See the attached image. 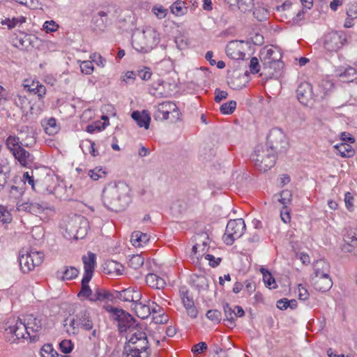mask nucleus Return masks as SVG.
I'll return each instance as SVG.
<instances>
[{
	"label": "nucleus",
	"instance_id": "f257e3e1",
	"mask_svg": "<svg viewBox=\"0 0 357 357\" xmlns=\"http://www.w3.org/2000/svg\"><path fill=\"white\" fill-rule=\"evenodd\" d=\"M113 316L118 321L121 333L129 331L128 342L126 344L123 357H149V343L146 334L137 328L136 320L123 310L115 308Z\"/></svg>",
	"mask_w": 357,
	"mask_h": 357
},
{
	"label": "nucleus",
	"instance_id": "f03ea898",
	"mask_svg": "<svg viewBox=\"0 0 357 357\" xmlns=\"http://www.w3.org/2000/svg\"><path fill=\"white\" fill-rule=\"evenodd\" d=\"M130 187L124 182L112 181L102 190V199L104 205L116 212L126 209L131 202Z\"/></svg>",
	"mask_w": 357,
	"mask_h": 357
},
{
	"label": "nucleus",
	"instance_id": "7ed1b4c3",
	"mask_svg": "<svg viewBox=\"0 0 357 357\" xmlns=\"http://www.w3.org/2000/svg\"><path fill=\"white\" fill-rule=\"evenodd\" d=\"M160 42L158 32L149 26L135 30L132 36V45L138 52L148 53L155 48Z\"/></svg>",
	"mask_w": 357,
	"mask_h": 357
},
{
	"label": "nucleus",
	"instance_id": "20e7f679",
	"mask_svg": "<svg viewBox=\"0 0 357 357\" xmlns=\"http://www.w3.org/2000/svg\"><path fill=\"white\" fill-rule=\"evenodd\" d=\"M89 229L88 220L81 215H73L66 221L63 236L69 240L82 239Z\"/></svg>",
	"mask_w": 357,
	"mask_h": 357
},
{
	"label": "nucleus",
	"instance_id": "39448f33",
	"mask_svg": "<svg viewBox=\"0 0 357 357\" xmlns=\"http://www.w3.org/2000/svg\"><path fill=\"white\" fill-rule=\"evenodd\" d=\"M64 323L66 332L69 335H77L80 328L85 331H91L93 328L91 312L86 308H82L72 319L66 318Z\"/></svg>",
	"mask_w": 357,
	"mask_h": 357
},
{
	"label": "nucleus",
	"instance_id": "423d86ee",
	"mask_svg": "<svg viewBox=\"0 0 357 357\" xmlns=\"http://www.w3.org/2000/svg\"><path fill=\"white\" fill-rule=\"evenodd\" d=\"M251 160L259 171L265 172L275 165L277 155L268 147L260 144L256 146Z\"/></svg>",
	"mask_w": 357,
	"mask_h": 357
},
{
	"label": "nucleus",
	"instance_id": "0eeeda50",
	"mask_svg": "<svg viewBox=\"0 0 357 357\" xmlns=\"http://www.w3.org/2000/svg\"><path fill=\"white\" fill-rule=\"evenodd\" d=\"M181 112L173 102H162L154 106L153 118L155 121H163L169 119L175 122L180 119Z\"/></svg>",
	"mask_w": 357,
	"mask_h": 357
},
{
	"label": "nucleus",
	"instance_id": "6e6552de",
	"mask_svg": "<svg viewBox=\"0 0 357 357\" xmlns=\"http://www.w3.org/2000/svg\"><path fill=\"white\" fill-rule=\"evenodd\" d=\"M5 331L7 335H10V337H8V340L11 343H15L17 340L28 337L35 341L38 337L36 335H31L20 319H14L11 321L9 326L5 328Z\"/></svg>",
	"mask_w": 357,
	"mask_h": 357
},
{
	"label": "nucleus",
	"instance_id": "1a4fd4ad",
	"mask_svg": "<svg viewBox=\"0 0 357 357\" xmlns=\"http://www.w3.org/2000/svg\"><path fill=\"white\" fill-rule=\"evenodd\" d=\"M44 255L41 252L33 250H24L20 252V266L22 271L27 273L33 271L35 267L39 266L43 262Z\"/></svg>",
	"mask_w": 357,
	"mask_h": 357
},
{
	"label": "nucleus",
	"instance_id": "9d476101",
	"mask_svg": "<svg viewBox=\"0 0 357 357\" xmlns=\"http://www.w3.org/2000/svg\"><path fill=\"white\" fill-rule=\"evenodd\" d=\"M266 147L273 151L277 155L279 153L284 152L288 146L285 134L279 128H273L267 136Z\"/></svg>",
	"mask_w": 357,
	"mask_h": 357
},
{
	"label": "nucleus",
	"instance_id": "9b49d317",
	"mask_svg": "<svg viewBox=\"0 0 357 357\" xmlns=\"http://www.w3.org/2000/svg\"><path fill=\"white\" fill-rule=\"evenodd\" d=\"M245 230V224L242 218L230 220L227 225L223 236L224 242L227 245H232L235 240L242 236Z\"/></svg>",
	"mask_w": 357,
	"mask_h": 357
},
{
	"label": "nucleus",
	"instance_id": "f8f14e48",
	"mask_svg": "<svg viewBox=\"0 0 357 357\" xmlns=\"http://www.w3.org/2000/svg\"><path fill=\"white\" fill-rule=\"evenodd\" d=\"M16 208L19 211L28 212L35 215L42 214L49 215L54 211L53 207L45 202H22L21 201H17Z\"/></svg>",
	"mask_w": 357,
	"mask_h": 357
},
{
	"label": "nucleus",
	"instance_id": "ddd939ff",
	"mask_svg": "<svg viewBox=\"0 0 357 357\" xmlns=\"http://www.w3.org/2000/svg\"><path fill=\"white\" fill-rule=\"evenodd\" d=\"M346 41L344 35L337 31L331 32L326 35L324 47L330 52H336L340 49Z\"/></svg>",
	"mask_w": 357,
	"mask_h": 357
},
{
	"label": "nucleus",
	"instance_id": "4468645a",
	"mask_svg": "<svg viewBox=\"0 0 357 357\" xmlns=\"http://www.w3.org/2000/svg\"><path fill=\"white\" fill-rule=\"evenodd\" d=\"M245 42L243 40H232L230 41L226 46L227 55L235 60L243 59L245 54L243 50V45Z\"/></svg>",
	"mask_w": 357,
	"mask_h": 357
},
{
	"label": "nucleus",
	"instance_id": "2eb2a0df",
	"mask_svg": "<svg viewBox=\"0 0 357 357\" xmlns=\"http://www.w3.org/2000/svg\"><path fill=\"white\" fill-rule=\"evenodd\" d=\"M261 54L262 56L261 60L265 66L272 68L275 66L280 67L281 65L280 54L273 49L264 50Z\"/></svg>",
	"mask_w": 357,
	"mask_h": 357
},
{
	"label": "nucleus",
	"instance_id": "dca6fc26",
	"mask_svg": "<svg viewBox=\"0 0 357 357\" xmlns=\"http://www.w3.org/2000/svg\"><path fill=\"white\" fill-rule=\"evenodd\" d=\"M296 96L298 101L305 105H307L312 100V87L308 82L300 84L296 89Z\"/></svg>",
	"mask_w": 357,
	"mask_h": 357
},
{
	"label": "nucleus",
	"instance_id": "f3484780",
	"mask_svg": "<svg viewBox=\"0 0 357 357\" xmlns=\"http://www.w3.org/2000/svg\"><path fill=\"white\" fill-rule=\"evenodd\" d=\"M54 190V181L52 176L46 174L43 178H36V190L40 193L51 194Z\"/></svg>",
	"mask_w": 357,
	"mask_h": 357
},
{
	"label": "nucleus",
	"instance_id": "a211bd4d",
	"mask_svg": "<svg viewBox=\"0 0 357 357\" xmlns=\"http://www.w3.org/2000/svg\"><path fill=\"white\" fill-rule=\"evenodd\" d=\"M344 241L345 243L342 245V250L344 252H351L357 247V228L349 229L344 235Z\"/></svg>",
	"mask_w": 357,
	"mask_h": 357
},
{
	"label": "nucleus",
	"instance_id": "6ab92c4d",
	"mask_svg": "<svg viewBox=\"0 0 357 357\" xmlns=\"http://www.w3.org/2000/svg\"><path fill=\"white\" fill-rule=\"evenodd\" d=\"M310 282L316 290L323 292L328 291L333 285V282L330 275L319 278H310Z\"/></svg>",
	"mask_w": 357,
	"mask_h": 357
},
{
	"label": "nucleus",
	"instance_id": "aec40b11",
	"mask_svg": "<svg viewBox=\"0 0 357 357\" xmlns=\"http://www.w3.org/2000/svg\"><path fill=\"white\" fill-rule=\"evenodd\" d=\"M314 273L310 278H319L330 275V265L325 260H317L313 265Z\"/></svg>",
	"mask_w": 357,
	"mask_h": 357
},
{
	"label": "nucleus",
	"instance_id": "412c9836",
	"mask_svg": "<svg viewBox=\"0 0 357 357\" xmlns=\"http://www.w3.org/2000/svg\"><path fill=\"white\" fill-rule=\"evenodd\" d=\"M131 116L139 127H144L145 129H148L149 128L151 117L147 111L143 110L142 112L139 111H134L132 113Z\"/></svg>",
	"mask_w": 357,
	"mask_h": 357
},
{
	"label": "nucleus",
	"instance_id": "4be33fe9",
	"mask_svg": "<svg viewBox=\"0 0 357 357\" xmlns=\"http://www.w3.org/2000/svg\"><path fill=\"white\" fill-rule=\"evenodd\" d=\"M104 272L111 275H121L123 274L124 267L123 266L113 260L107 261L105 263Z\"/></svg>",
	"mask_w": 357,
	"mask_h": 357
},
{
	"label": "nucleus",
	"instance_id": "5701e85b",
	"mask_svg": "<svg viewBox=\"0 0 357 357\" xmlns=\"http://www.w3.org/2000/svg\"><path fill=\"white\" fill-rule=\"evenodd\" d=\"M15 158L20 163L21 165L26 167L31 164L33 161V156L26 151L23 147H20L13 154Z\"/></svg>",
	"mask_w": 357,
	"mask_h": 357
},
{
	"label": "nucleus",
	"instance_id": "b1692460",
	"mask_svg": "<svg viewBox=\"0 0 357 357\" xmlns=\"http://www.w3.org/2000/svg\"><path fill=\"white\" fill-rule=\"evenodd\" d=\"M23 322L30 333H37L42 328L41 320L33 314H28L24 317Z\"/></svg>",
	"mask_w": 357,
	"mask_h": 357
},
{
	"label": "nucleus",
	"instance_id": "393cba45",
	"mask_svg": "<svg viewBox=\"0 0 357 357\" xmlns=\"http://www.w3.org/2000/svg\"><path fill=\"white\" fill-rule=\"evenodd\" d=\"M84 268V274L86 280L89 277L92 278L96 264V255L93 253H89L88 257L84 256L82 257Z\"/></svg>",
	"mask_w": 357,
	"mask_h": 357
},
{
	"label": "nucleus",
	"instance_id": "a878e982",
	"mask_svg": "<svg viewBox=\"0 0 357 357\" xmlns=\"http://www.w3.org/2000/svg\"><path fill=\"white\" fill-rule=\"evenodd\" d=\"M115 296L113 294L107 291L105 289L96 288L94 290V293L91 295V298H89L90 301H112Z\"/></svg>",
	"mask_w": 357,
	"mask_h": 357
},
{
	"label": "nucleus",
	"instance_id": "bb28decb",
	"mask_svg": "<svg viewBox=\"0 0 357 357\" xmlns=\"http://www.w3.org/2000/svg\"><path fill=\"white\" fill-rule=\"evenodd\" d=\"M146 282L149 287L158 289L164 288L166 285L163 278L153 273H149L146 276Z\"/></svg>",
	"mask_w": 357,
	"mask_h": 357
},
{
	"label": "nucleus",
	"instance_id": "cd10ccee",
	"mask_svg": "<svg viewBox=\"0 0 357 357\" xmlns=\"http://www.w3.org/2000/svg\"><path fill=\"white\" fill-rule=\"evenodd\" d=\"M149 241L148 235L139 231H134L131 235L130 242L135 247H142Z\"/></svg>",
	"mask_w": 357,
	"mask_h": 357
},
{
	"label": "nucleus",
	"instance_id": "c85d7f7f",
	"mask_svg": "<svg viewBox=\"0 0 357 357\" xmlns=\"http://www.w3.org/2000/svg\"><path fill=\"white\" fill-rule=\"evenodd\" d=\"M153 306L151 307V314L153 313V319L156 324H165L167 322L168 319L163 312L162 308L159 305L153 303Z\"/></svg>",
	"mask_w": 357,
	"mask_h": 357
},
{
	"label": "nucleus",
	"instance_id": "c756f323",
	"mask_svg": "<svg viewBox=\"0 0 357 357\" xmlns=\"http://www.w3.org/2000/svg\"><path fill=\"white\" fill-rule=\"evenodd\" d=\"M42 126L47 134L53 135L59 131V126L56 124V121L54 118L51 117L48 119H45L42 122Z\"/></svg>",
	"mask_w": 357,
	"mask_h": 357
},
{
	"label": "nucleus",
	"instance_id": "7c9ffc66",
	"mask_svg": "<svg viewBox=\"0 0 357 357\" xmlns=\"http://www.w3.org/2000/svg\"><path fill=\"white\" fill-rule=\"evenodd\" d=\"M137 316L142 319L147 318L151 314V306L142 303H136L133 307Z\"/></svg>",
	"mask_w": 357,
	"mask_h": 357
},
{
	"label": "nucleus",
	"instance_id": "2f4dec72",
	"mask_svg": "<svg viewBox=\"0 0 357 357\" xmlns=\"http://www.w3.org/2000/svg\"><path fill=\"white\" fill-rule=\"evenodd\" d=\"M247 77V73L244 75H233L230 81L228 82L231 88L235 90L241 89L245 86V79Z\"/></svg>",
	"mask_w": 357,
	"mask_h": 357
},
{
	"label": "nucleus",
	"instance_id": "473e14b6",
	"mask_svg": "<svg viewBox=\"0 0 357 357\" xmlns=\"http://www.w3.org/2000/svg\"><path fill=\"white\" fill-rule=\"evenodd\" d=\"M339 76L344 82H351L357 79V70L353 67H348L341 73Z\"/></svg>",
	"mask_w": 357,
	"mask_h": 357
},
{
	"label": "nucleus",
	"instance_id": "72a5a7b5",
	"mask_svg": "<svg viewBox=\"0 0 357 357\" xmlns=\"http://www.w3.org/2000/svg\"><path fill=\"white\" fill-rule=\"evenodd\" d=\"M192 282L199 291L206 290L208 287V280L207 278L203 275H195L192 279Z\"/></svg>",
	"mask_w": 357,
	"mask_h": 357
},
{
	"label": "nucleus",
	"instance_id": "f704fd0d",
	"mask_svg": "<svg viewBox=\"0 0 357 357\" xmlns=\"http://www.w3.org/2000/svg\"><path fill=\"white\" fill-rule=\"evenodd\" d=\"M20 144V138L17 136L9 135L6 140V145L12 154L15 153L17 150H19L22 146Z\"/></svg>",
	"mask_w": 357,
	"mask_h": 357
},
{
	"label": "nucleus",
	"instance_id": "c9c22d12",
	"mask_svg": "<svg viewBox=\"0 0 357 357\" xmlns=\"http://www.w3.org/2000/svg\"><path fill=\"white\" fill-rule=\"evenodd\" d=\"M275 198L282 204L283 206L288 207L292 201V194L290 190H282L280 194L274 195Z\"/></svg>",
	"mask_w": 357,
	"mask_h": 357
},
{
	"label": "nucleus",
	"instance_id": "e433bc0d",
	"mask_svg": "<svg viewBox=\"0 0 357 357\" xmlns=\"http://www.w3.org/2000/svg\"><path fill=\"white\" fill-rule=\"evenodd\" d=\"M338 153L342 157L349 158L354 155V151L352 146L347 143H341L335 146Z\"/></svg>",
	"mask_w": 357,
	"mask_h": 357
},
{
	"label": "nucleus",
	"instance_id": "4c0bfd02",
	"mask_svg": "<svg viewBox=\"0 0 357 357\" xmlns=\"http://www.w3.org/2000/svg\"><path fill=\"white\" fill-rule=\"evenodd\" d=\"M223 310L225 316L224 321H227L230 326H235L234 308H232L228 303L223 305Z\"/></svg>",
	"mask_w": 357,
	"mask_h": 357
},
{
	"label": "nucleus",
	"instance_id": "58836bf2",
	"mask_svg": "<svg viewBox=\"0 0 357 357\" xmlns=\"http://www.w3.org/2000/svg\"><path fill=\"white\" fill-rule=\"evenodd\" d=\"M188 8L185 6V2L182 1H176L171 6V11L176 16H182L187 13Z\"/></svg>",
	"mask_w": 357,
	"mask_h": 357
},
{
	"label": "nucleus",
	"instance_id": "ea45409f",
	"mask_svg": "<svg viewBox=\"0 0 357 357\" xmlns=\"http://www.w3.org/2000/svg\"><path fill=\"white\" fill-rule=\"evenodd\" d=\"M91 278L89 277V278L86 280L85 277L83 276L82 280V289L79 293L78 294V296H84L89 300L91 295H93L92 290L89 286V282H90Z\"/></svg>",
	"mask_w": 357,
	"mask_h": 357
},
{
	"label": "nucleus",
	"instance_id": "a19ab883",
	"mask_svg": "<svg viewBox=\"0 0 357 357\" xmlns=\"http://www.w3.org/2000/svg\"><path fill=\"white\" fill-rule=\"evenodd\" d=\"M277 307L282 310H287L288 307L296 309L297 307V301L295 299L282 298L278 301Z\"/></svg>",
	"mask_w": 357,
	"mask_h": 357
},
{
	"label": "nucleus",
	"instance_id": "79ce46f5",
	"mask_svg": "<svg viewBox=\"0 0 357 357\" xmlns=\"http://www.w3.org/2000/svg\"><path fill=\"white\" fill-rule=\"evenodd\" d=\"M60 273L62 274V275H61L62 280H73L75 278H76L79 273V271L75 267L70 266V267H67L65 269V271H63L61 272L58 271L57 274L59 275Z\"/></svg>",
	"mask_w": 357,
	"mask_h": 357
},
{
	"label": "nucleus",
	"instance_id": "37998d69",
	"mask_svg": "<svg viewBox=\"0 0 357 357\" xmlns=\"http://www.w3.org/2000/svg\"><path fill=\"white\" fill-rule=\"evenodd\" d=\"M107 16L108 13L105 11H100L96 16H94L93 20L98 24L97 26H99L100 29L105 28V24L108 23Z\"/></svg>",
	"mask_w": 357,
	"mask_h": 357
},
{
	"label": "nucleus",
	"instance_id": "c03bdc74",
	"mask_svg": "<svg viewBox=\"0 0 357 357\" xmlns=\"http://www.w3.org/2000/svg\"><path fill=\"white\" fill-rule=\"evenodd\" d=\"M144 259L141 255H134L130 258L128 266L134 269H138L144 264Z\"/></svg>",
	"mask_w": 357,
	"mask_h": 357
},
{
	"label": "nucleus",
	"instance_id": "a18cd8bd",
	"mask_svg": "<svg viewBox=\"0 0 357 357\" xmlns=\"http://www.w3.org/2000/svg\"><path fill=\"white\" fill-rule=\"evenodd\" d=\"M106 174V172L100 167H96L94 169L89 170L88 172V175L93 181H98V179L105 177Z\"/></svg>",
	"mask_w": 357,
	"mask_h": 357
},
{
	"label": "nucleus",
	"instance_id": "49530a36",
	"mask_svg": "<svg viewBox=\"0 0 357 357\" xmlns=\"http://www.w3.org/2000/svg\"><path fill=\"white\" fill-rule=\"evenodd\" d=\"M10 166L8 160L5 158H0V174L1 177L7 180L8 174L10 172Z\"/></svg>",
	"mask_w": 357,
	"mask_h": 357
},
{
	"label": "nucleus",
	"instance_id": "de8ad7c7",
	"mask_svg": "<svg viewBox=\"0 0 357 357\" xmlns=\"http://www.w3.org/2000/svg\"><path fill=\"white\" fill-rule=\"evenodd\" d=\"M26 88H28V91H33L38 96L42 97L45 94L46 89L43 85L39 84L38 82L35 84L33 82L31 85H25Z\"/></svg>",
	"mask_w": 357,
	"mask_h": 357
},
{
	"label": "nucleus",
	"instance_id": "09e8293b",
	"mask_svg": "<svg viewBox=\"0 0 357 357\" xmlns=\"http://www.w3.org/2000/svg\"><path fill=\"white\" fill-rule=\"evenodd\" d=\"M41 357H71V356H67V355H59L56 353V351H53L51 345L47 344L46 346H44L42 349Z\"/></svg>",
	"mask_w": 357,
	"mask_h": 357
},
{
	"label": "nucleus",
	"instance_id": "8fccbe9b",
	"mask_svg": "<svg viewBox=\"0 0 357 357\" xmlns=\"http://www.w3.org/2000/svg\"><path fill=\"white\" fill-rule=\"evenodd\" d=\"M236 107V102L234 100H230L220 106V110L224 114H231Z\"/></svg>",
	"mask_w": 357,
	"mask_h": 357
},
{
	"label": "nucleus",
	"instance_id": "3c124183",
	"mask_svg": "<svg viewBox=\"0 0 357 357\" xmlns=\"http://www.w3.org/2000/svg\"><path fill=\"white\" fill-rule=\"evenodd\" d=\"M132 288H128L122 291H116L115 298H118L123 301L130 302L132 297Z\"/></svg>",
	"mask_w": 357,
	"mask_h": 357
},
{
	"label": "nucleus",
	"instance_id": "603ef678",
	"mask_svg": "<svg viewBox=\"0 0 357 357\" xmlns=\"http://www.w3.org/2000/svg\"><path fill=\"white\" fill-rule=\"evenodd\" d=\"M260 271L263 274V279L266 286L268 287L270 289H275V286H271L273 284H275V279L274 278L272 277L271 273L264 268H261Z\"/></svg>",
	"mask_w": 357,
	"mask_h": 357
},
{
	"label": "nucleus",
	"instance_id": "864d4df0",
	"mask_svg": "<svg viewBox=\"0 0 357 357\" xmlns=\"http://www.w3.org/2000/svg\"><path fill=\"white\" fill-rule=\"evenodd\" d=\"M26 18L24 17L20 16L19 17H13L12 20L8 18L2 22L3 24H7L8 28L13 29L17 26V24H22L25 22Z\"/></svg>",
	"mask_w": 357,
	"mask_h": 357
},
{
	"label": "nucleus",
	"instance_id": "5fc2aeb1",
	"mask_svg": "<svg viewBox=\"0 0 357 357\" xmlns=\"http://www.w3.org/2000/svg\"><path fill=\"white\" fill-rule=\"evenodd\" d=\"M238 8L243 13L251 10L253 5L254 0H238L237 3Z\"/></svg>",
	"mask_w": 357,
	"mask_h": 357
},
{
	"label": "nucleus",
	"instance_id": "6e6d98bb",
	"mask_svg": "<svg viewBox=\"0 0 357 357\" xmlns=\"http://www.w3.org/2000/svg\"><path fill=\"white\" fill-rule=\"evenodd\" d=\"M206 316L208 319L215 323H219L222 319V314L218 310H208Z\"/></svg>",
	"mask_w": 357,
	"mask_h": 357
},
{
	"label": "nucleus",
	"instance_id": "4d7b16f0",
	"mask_svg": "<svg viewBox=\"0 0 357 357\" xmlns=\"http://www.w3.org/2000/svg\"><path fill=\"white\" fill-rule=\"evenodd\" d=\"M12 216L10 212L3 206H0V222L3 224L10 222Z\"/></svg>",
	"mask_w": 357,
	"mask_h": 357
},
{
	"label": "nucleus",
	"instance_id": "13d9d810",
	"mask_svg": "<svg viewBox=\"0 0 357 357\" xmlns=\"http://www.w3.org/2000/svg\"><path fill=\"white\" fill-rule=\"evenodd\" d=\"M152 12L158 19H163L167 14V10L162 6H155L152 8Z\"/></svg>",
	"mask_w": 357,
	"mask_h": 357
},
{
	"label": "nucleus",
	"instance_id": "bf43d9fd",
	"mask_svg": "<svg viewBox=\"0 0 357 357\" xmlns=\"http://www.w3.org/2000/svg\"><path fill=\"white\" fill-rule=\"evenodd\" d=\"M23 180L25 183H28L29 185H31L33 190H36V178H34L33 172H31V174H30L28 172L24 173Z\"/></svg>",
	"mask_w": 357,
	"mask_h": 357
},
{
	"label": "nucleus",
	"instance_id": "052dcab7",
	"mask_svg": "<svg viewBox=\"0 0 357 357\" xmlns=\"http://www.w3.org/2000/svg\"><path fill=\"white\" fill-rule=\"evenodd\" d=\"M80 68L83 73L86 75H91L93 71V66L92 61H84L80 64Z\"/></svg>",
	"mask_w": 357,
	"mask_h": 357
},
{
	"label": "nucleus",
	"instance_id": "680f3d73",
	"mask_svg": "<svg viewBox=\"0 0 357 357\" xmlns=\"http://www.w3.org/2000/svg\"><path fill=\"white\" fill-rule=\"evenodd\" d=\"M61 351L64 354L70 353L73 348V344L70 340H63L59 344Z\"/></svg>",
	"mask_w": 357,
	"mask_h": 357
},
{
	"label": "nucleus",
	"instance_id": "e2e57ef3",
	"mask_svg": "<svg viewBox=\"0 0 357 357\" xmlns=\"http://www.w3.org/2000/svg\"><path fill=\"white\" fill-rule=\"evenodd\" d=\"M250 71L252 74L258 73L260 70L259 62L257 57H252L249 63Z\"/></svg>",
	"mask_w": 357,
	"mask_h": 357
},
{
	"label": "nucleus",
	"instance_id": "0e129e2a",
	"mask_svg": "<svg viewBox=\"0 0 357 357\" xmlns=\"http://www.w3.org/2000/svg\"><path fill=\"white\" fill-rule=\"evenodd\" d=\"M137 75L143 80L150 79L152 73L150 68L144 67L137 71Z\"/></svg>",
	"mask_w": 357,
	"mask_h": 357
},
{
	"label": "nucleus",
	"instance_id": "69168bd1",
	"mask_svg": "<svg viewBox=\"0 0 357 357\" xmlns=\"http://www.w3.org/2000/svg\"><path fill=\"white\" fill-rule=\"evenodd\" d=\"M182 301H183V306L185 307V310L195 306L194 301L189 296L188 292L183 294Z\"/></svg>",
	"mask_w": 357,
	"mask_h": 357
},
{
	"label": "nucleus",
	"instance_id": "338daca9",
	"mask_svg": "<svg viewBox=\"0 0 357 357\" xmlns=\"http://www.w3.org/2000/svg\"><path fill=\"white\" fill-rule=\"evenodd\" d=\"M280 218L284 223H289L291 221L290 209L288 207L283 206L280 211Z\"/></svg>",
	"mask_w": 357,
	"mask_h": 357
},
{
	"label": "nucleus",
	"instance_id": "774afa93",
	"mask_svg": "<svg viewBox=\"0 0 357 357\" xmlns=\"http://www.w3.org/2000/svg\"><path fill=\"white\" fill-rule=\"evenodd\" d=\"M90 58L92 59L93 62H95L98 66L103 67L106 62L105 59H104L100 54L94 53L93 54Z\"/></svg>",
	"mask_w": 357,
	"mask_h": 357
}]
</instances>
